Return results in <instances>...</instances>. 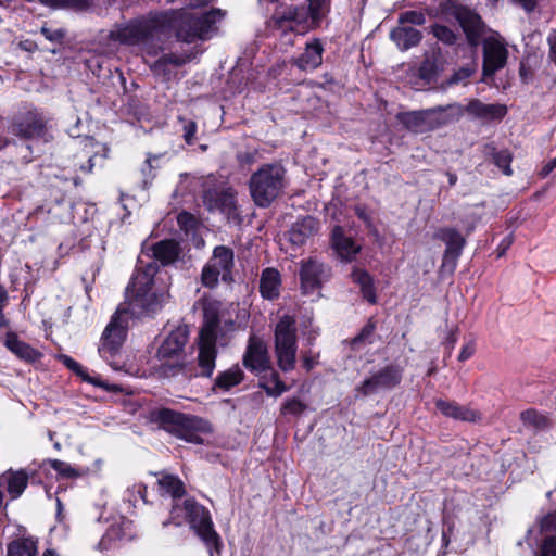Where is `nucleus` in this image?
<instances>
[{
    "label": "nucleus",
    "mask_w": 556,
    "mask_h": 556,
    "mask_svg": "<svg viewBox=\"0 0 556 556\" xmlns=\"http://www.w3.org/2000/svg\"><path fill=\"white\" fill-rule=\"evenodd\" d=\"M204 205L208 211H218L224 214L227 219H237L239 217L235 195L231 190L210 189L203 194Z\"/></svg>",
    "instance_id": "2eb2a0df"
},
{
    "label": "nucleus",
    "mask_w": 556,
    "mask_h": 556,
    "mask_svg": "<svg viewBox=\"0 0 556 556\" xmlns=\"http://www.w3.org/2000/svg\"><path fill=\"white\" fill-rule=\"evenodd\" d=\"M295 11L293 9H288L286 12H275L269 21V26L273 29H281L286 30L291 28V23L295 18Z\"/></svg>",
    "instance_id": "4c0bfd02"
},
{
    "label": "nucleus",
    "mask_w": 556,
    "mask_h": 556,
    "mask_svg": "<svg viewBox=\"0 0 556 556\" xmlns=\"http://www.w3.org/2000/svg\"><path fill=\"white\" fill-rule=\"evenodd\" d=\"M324 48L318 39L307 42L304 52L295 60V65L303 71L316 70L323 62Z\"/></svg>",
    "instance_id": "393cba45"
},
{
    "label": "nucleus",
    "mask_w": 556,
    "mask_h": 556,
    "mask_svg": "<svg viewBox=\"0 0 556 556\" xmlns=\"http://www.w3.org/2000/svg\"><path fill=\"white\" fill-rule=\"evenodd\" d=\"M435 407L442 415L455 420L475 422L481 418L479 412L469 406L460 405L454 401L438 400L435 402Z\"/></svg>",
    "instance_id": "6ab92c4d"
},
{
    "label": "nucleus",
    "mask_w": 556,
    "mask_h": 556,
    "mask_svg": "<svg viewBox=\"0 0 556 556\" xmlns=\"http://www.w3.org/2000/svg\"><path fill=\"white\" fill-rule=\"evenodd\" d=\"M8 301L7 291L0 287V309H3Z\"/></svg>",
    "instance_id": "338daca9"
},
{
    "label": "nucleus",
    "mask_w": 556,
    "mask_h": 556,
    "mask_svg": "<svg viewBox=\"0 0 556 556\" xmlns=\"http://www.w3.org/2000/svg\"><path fill=\"white\" fill-rule=\"evenodd\" d=\"M493 160L495 165L501 168L505 175L510 176L513 174V169L510 167L513 157L508 150L494 152Z\"/></svg>",
    "instance_id": "ea45409f"
},
{
    "label": "nucleus",
    "mask_w": 556,
    "mask_h": 556,
    "mask_svg": "<svg viewBox=\"0 0 556 556\" xmlns=\"http://www.w3.org/2000/svg\"><path fill=\"white\" fill-rule=\"evenodd\" d=\"M433 238L441 240L446 244L443 255V264L451 265L454 268L466 243L464 237L456 229L444 227L438 229L434 232Z\"/></svg>",
    "instance_id": "dca6fc26"
},
{
    "label": "nucleus",
    "mask_w": 556,
    "mask_h": 556,
    "mask_svg": "<svg viewBox=\"0 0 556 556\" xmlns=\"http://www.w3.org/2000/svg\"><path fill=\"white\" fill-rule=\"evenodd\" d=\"M542 531L556 530V514H548L541 520Z\"/></svg>",
    "instance_id": "603ef678"
},
{
    "label": "nucleus",
    "mask_w": 556,
    "mask_h": 556,
    "mask_svg": "<svg viewBox=\"0 0 556 556\" xmlns=\"http://www.w3.org/2000/svg\"><path fill=\"white\" fill-rule=\"evenodd\" d=\"M166 63H170V64H174V65H180L182 62L180 61L179 58L177 56H174V55H169V54H166L164 56H162L156 63H155V67L161 65V64H166Z\"/></svg>",
    "instance_id": "13d9d810"
},
{
    "label": "nucleus",
    "mask_w": 556,
    "mask_h": 556,
    "mask_svg": "<svg viewBox=\"0 0 556 556\" xmlns=\"http://www.w3.org/2000/svg\"><path fill=\"white\" fill-rule=\"evenodd\" d=\"M353 282L359 286L363 298L371 304L377 302L372 277L363 269L355 268L351 274Z\"/></svg>",
    "instance_id": "72a5a7b5"
},
{
    "label": "nucleus",
    "mask_w": 556,
    "mask_h": 556,
    "mask_svg": "<svg viewBox=\"0 0 556 556\" xmlns=\"http://www.w3.org/2000/svg\"><path fill=\"white\" fill-rule=\"evenodd\" d=\"M179 244L174 240H162L153 247V256L162 265L174 263L179 257Z\"/></svg>",
    "instance_id": "473e14b6"
},
{
    "label": "nucleus",
    "mask_w": 556,
    "mask_h": 556,
    "mask_svg": "<svg viewBox=\"0 0 556 556\" xmlns=\"http://www.w3.org/2000/svg\"><path fill=\"white\" fill-rule=\"evenodd\" d=\"M556 168V156L547 161L539 172L541 178L547 177Z\"/></svg>",
    "instance_id": "6e6d98bb"
},
{
    "label": "nucleus",
    "mask_w": 556,
    "mask_h": 556,
    "mask_svg": "<svg viewBox=\"0 0 556 556\" xmlns=\"http://www.w3.org/2000/svg\"><path fill=\"white\" fill-rule=\"evenodd\" d=\"M159 491L162 495H168L174 498L181 497L185 493L182 481L173 475H163L159 481Z\"/></svg>",
    "instance_id": "f704fd0d"
},
{
    "label": "nucleus",
    "mask_w": 556,
    "mask_h": 556,
    "mask_svg": "<svg viewBox=\"0 0 556 556\" xmlns=\"http://www.w3.org/2000/svg\"><path fill=\"white\" fill-rule=\"evenodd\" d=\"M260 376L258 386L268 396L278 397L288 390L286 383L280 379L279 374L273 369L262 372Z\"/></svg>",
    "instance_id": "c756f323"
},
{
    "label": "nucleus",
    "mask_w": 556,
    "mask_h": 556,
    "mask_svg": "<svg viewBox=\"0 0 556 556\" xmlns=\"http://www.w3.org/2000/svg\"><path fill=\"white\" fill-rule=\"evenodd\" d=\"M475 351H476L475 342L473 341H468L467 343H465L462 346V350H460L459 355H458V361L459 362H465V361L469 359L475 354Z\"/></svg>",
    "instance_id": "8fccbe9b"
},
{
    "label": "nucleus",
    "mask_w": 556,
    "mask_h": 556,
    "mask_svg": "<svg viewBox=\"0 0 556 556\" xmlns=\"http://www.w3.org/2000/svg\"><path fill=\"white\" fill-rule=\"evenodd\" d=\"M8 556H37V544L31 539L13 541L8 546Z\"/></svg>",
    "instance_id": "e433bc0d"
},
{
    "label": "nucleus",
    "mask_w": 556,
    "mask_h": 556,
    "mask_svg": "<svg viewBox=\"0 0 556 556\" xmlns=\"http://www.w3.org/2000/svg\"><path fill=\"white\" fill-rule=\"evenodd\" d=\"M303 367L309 371L311 369H313L316 365H317V355H313V354H305L303 355Z\"/></svg>",
    "instance_id": "4d7b16f0"
},
{
    "label": "nucleus",
    "mask_w": 556,
    "mask_h": 556,
    "mask_svg": "<svg viewBox=\"0 0 556 556\" xmlns=\"http://www.w3.org/2000/svg\"><path fill=\"white\" fill-rule=\"evenodd\" d=\"M372 331H374V327L371 325H367L366 327H364V329L362 330L359 336H357L354 339V344H357V343L362 342L363 340H365L367 337L371 336Z\"/></svg>",
    "instance_id": "052dcab7"
},
{
    "label": "nucleus",
    "mask_w": 556,
    "mask_h": 556,
    "mask_svg": "<svg viewBox=\"0 0 556 556\" xmlns=\"http://www.w3.org/2000/svg\"><path fill=\"white\" fill-rule=\"evenodd\" d=\"M547 41L549 45V59L556 64V29L548 35Z\"/></svg>",
    "instance_id": "864d4df0"
},
{
    "label": "nucleus",
    "mask_w": 556,
    "mask_h": 556,
    "mask_svg": "<svg viewBox=\"0 0 556 556\" xmlns=\"http://www.w3.org/2000/svg\"><path fill=\"white\" fill-rule=\"evenodd\" d=\"M280 273L271 267L265 268L260 279L261 295L266 300H275L280 295Z\"/></svg>",
    "instance_id": "a878e982"
},
{
    "label": "nucleus",
    "mask_w": 556,
    "mask_h": 556,
    "mask_svg": "<svg viewBox=\"0 0 556 556\" xmlns=\"http://www.w3.org/2000/svg\"><path fill=\"white\" fill-rule=\"evenodd\" d=\"M5 346L22 359L27 362H36L40 358L41 354L29 344L18 340L14 333H9L5 339Z\"/></svg>",
    "instance_id": "2f4dec72"
},
{
    "label": "nucleus",
    "mask_w": 556,
    "mask_h": 556,
    "mask_svg": "<svg viewBox=\"0 0 556 556\" xmlns=\"http://www.w3.org/2000/svg\"><path fill=\"white\" fill-rule=\"evenodd\" d=\"M47 4L59 7V5H74L84 7L88 3V0H45Z\"/></svg>",
    "instance_id": "3c124183"
},
{
    "label": "nucleus",
    "mask_w": 556,
    "mask_h": 556,
    "mask_svg": "<svg viewBox=\"0 0 556 556\" xmlns=\"http://www.w3.org/2000/svg\"><path fill=\"white\" fill-rule=\"evenodd\" d=\"M457 341V337H456V333L452 332L447 338H446V345L448 346L450 349V352L453 350L455 343Z\"/></svg>",
    "instance_id": "e2e57ef3"
},
{
    "label": "nucleus",
    "mask_w": 556,
    "mask_h": 556,
    "mask_svg": "<svg viewBox=\"0 0 556 556\" xmlns=\"http://www.w3.org/2000/svg\"><path fill=\"white\" fill-rule=\"evenodd\" d=\"M355 214L359 219H362L366 224L367 227H371V216L365 207L356 206Z\"/></svg>",
    "instance_id": "5fc2aeb1"
},
{
    "label": "nucleus",
    "mask_w": 556,
    "mask_h": 556,
    "mask_svg": "<svg viewBox=\"0 0 556 556\" xmlns=\"http://www.w3.org/2000/svg\"><path fill=\"white\" fill-rule=\"evenodd\" d=\"M428 110L433 130L459 121L464 114V106L458 103H452L445 106H437Z\"/></svg>",
    "instance_id": "b1692460"
},
{
    "label": "nucleus",
    "mask_w": 556,
    "mask_h": 556,
    "mask_svg": "<svg viewBox=\"0 0 556 556\" xmlns=\"http://www.w3.org/2000/svg\"><path fill=\"white\" fill-rule=\"evenodd\" d=\"M400 23H408L412 25H422L426 22L425 15L417 11H406L400 15Z\"/></svg>",
    "instance_id": "c03bdc74"
},
{
    "label": "nucleus",
    "mask_w": 556,
    "mask_h": 556,
    "mask_svg": "<svg viewBox=\"0 0 556 556\" xmlns=\"http://www.w3.org/2000/svg\"><path fill=\"white\" fill-rule=\"evenodd\" d=\"M399 122L409 131L424 134L432 131L429 110L402 112L396 115Z\"/></svg>",
    "instance_id": "aec40b11"
},
{
    "label": "nucleus",
    "mask_w": 556,
    "mask_h": 556,
    "mask_svg": "<svg viewBox=\"0 0 556 556\" xmlns=\"http://www.w3.org/2000/svg\"><path fill=\"white\" fill-rule=\"evenodd\" d=\"M319 231V223L312 216H305L296 220L288 232L292 245L301 247Z\"/></svg>",
    "instance_id": "a211bd4d"
},
{
    "label": "nucleus",
    "mask_w": 556,
    "mask_h": 556,
    "mask_svg": "<svg viewBox=\"0 0 556 556\" xmlns=\"http://www.w3.org/2000/svg\"><path fill=\"white\" fill-rule=\"evenodd\" d=\"M285 168L279 164L263 165L250 178V192L257 206H268L285 186Z\"/></svg>",
    "instance_id": "20e7f679"
},
{
    "label": "nucleus",
    "mask_w": 556,
    "mask_h": 556,
    "mask_svg": "<svg viewBox=\"0 0 556 556\" xmlns=\"http://www.w3.org/2000/svg\"><path fill=\"white\" fill-rule=\"evenodd\" d=\"M216 330L217 323L212 320L202 327L199 334L198 366L201 370L200 375L203 377H211L215 369L217 356Z\"/></svg>",
    "instance_id": "9d476101"
},
{
    "label": "nucleus",
    "mask_w": 556,
    "mask_h": 556,
    "mask_svg": "<svg viewBox=\"0 0 556 556\" xmlns=\"http://www.w3.org/2000/svg\"><path fill=\"white\" fill-rule=\"evenodd\" d=\"M156 420L164 430L177 438L194 444L202 443L199 431L204 430L203 419L163 408L157 412Z\"/></svg>",
    "instance_id": "39448f33"
},
{
    "label": "nucleus",
    "mask_w": 556,
    "mask_h": 556,
    "mask_svg": "<svg viewBox=\"0 0 556 556\" xmlns=\"http://www.w3.org/2000/svg\"><path fill=\"white\" fill-rule=\"evenodd\" d=\"M296 350L295 319L290 315H283L275 327V353L282 371L288 372L294 368Z\"/></svg>",
    "instance_id": "423d86ee"
},
{
    "label": "nucleus",
    "mask_w": 556,
    "mask_h": 556,
    "mask_svg": "<svg viewBox=\"0 0 556 556\" xmlns=\"http://www.w3.org/2000/svg\"><path fill=\"white\" fill-rule=\"evenodd\" d=\"M464 112L468 113L473 118L491 122L502 119L507 113V108L498 103L488 104L478 99H471L464 108Z\"/></svg>",
    "instance_id": "f3484780"
},
{
    "label": "nucleus",
    "mask_w": 556,
    "mask_h": 556,
    "mask_svg": "<svg viewBox=\"0 0 556 556\" xmlns=\"http://www.w3.org/2000/svg\"><path fill=\"white\" fill-rule=\"evenodd\" d=\"M184 521L190 523L195 533L201 538L208 548L210 555L220 552V538L213 528L208 511L193 500H186L182 505H175L170 511V520L163 522L166 527L169 523L180 526Z\"/></svg>",
    "instance_id": "7ed1b4c3"
},
{
    "label": "nucleus",
    "mask_w": 556,
    "mask_h": 556,
    "mask_svg": "<svg viewBox=\"0 0 556 556\" xmlns=\"http://www.w3.org/2000/svg\"><path fill=\"white\" fill-rule=\"evenodd\" d=\"M242 362L244 367L255 375L270 369L271 364L266 342L255 334L250 336Z\"/></svg>",
    "instance_id": "f8f14e48"
},
{
    "label": "nucleus",
    "mask_w": 556,
    "mask_h": 556,
    "mask_svg": "<svg viewBox=\"0 0 556 556\" xmlns=\"http://www.w3.org/2000/svg\"><path fill=\"white\" fill-rule=\"evenodd\" d=\"M41 34L51 42H60L65 36V31L61 28L50 29L48 27H42Z\"/></svg>",
    "instance_id": "de8ad7c7"
},
{
    "label": "nucleus",
    "mask_w": 556,
    "mask_h": 556,
    "mask_svg": "<svg viewBox=\"0 0 556 556\" xmlns=\"http://www.w3.org/2000/svg\"><path fill=\"white\" fill-rule=\"evenodd\" d=\"M508 51L505 43L491 36L483 41V75L492 76L506 64Z\"/></svg>",
    "instance_id": "4468645a"
},
{
    "label": "nucleus",
    "mask_w": 556,
    "mask_h": 556,
    "mask_svg": "<svg viewBox=\"0 0 556 556\" xmlns=\"http://www.w3.org/2000/svg\"><path fill=\"white\" fill-rule=\"evenodd\" d=\"M403 377V368L400 365L389 364L371 372L356 388V396H370L382 391H389L397 387Z\"/></svg>",
    "instance_id": "6e6552de"
},
{
    "label": "nucleus",
    "mask_w": 556,
    "mask_h": 556,
    "mask_svg": "<svg viewBox=\"0 0 556 556\" xmlns=\"http://www.w3.org/2000/svg\"><path fill=\"white\" fill-rule=\"evenodd\" d=\"M306 408V405L298 397L287 399L281 407L285 415H300Z\"/></svg>",
    "instance_id": "79ce46f5"
},
{
    "label": "nucleus",
    "mask_w": 556,
    "mask_h": 556,
    "mask_svg": "<svg viewBox=\"0 0 556 556\" xmlns=\"http://www.w3.org/2000/svg\"><path fill=\"white\" fill-rule=\"evenodd\" d=\"M475 72V67L472 66H463L460 68H458L457 71H455L452 76L442 84V87L443 88H448V87H452L454 85H459V84H466L467 79L473 74Z\"/></svg>",
    "instance_id": "58836bf2"
},
{
    "label": "nucleus",
    "mask_w": 556,
    "mask_h": 556,
    "mask_svg": "<svg viewBox=\"0 0 556 556\" xmlns=\"http://www.w3.org/2000/svg\"><path fill=\"white\" fill-rule=\"evenodd\" d=\"M457 20L470 40L478 38L482 30L480 16L467 8H460L456 12Z\"/></svg>",
    "instance_id": "c85d7f7f"
},
{
    "label": "nucleus",
    "mask_w": 556,
    "mask_h": 556,
    "mask_svg": "<svg viewBox=\"0 0 556 556\" xmlns=\"http://www.w3.org/2000/svg\"><path fill=\"white\" fill-rule=\"evenodd\" d=\"M18 47L27 52H34L37 50V43L30 39L20 41Z\"/></svg>",
    "instance_id": "bf43d9fd"
},
{
    "label": "nucleus",
    "mask_w": 556,
    "mask_h": 556,
    "mask_svg": "<svg viewBox=\"0 0 556 556\" xmlns=\"http://www.w3.org/2000/svg\"><path fill=\"white\" fill-rule=\"evenodd\" d=\"M29 476L24 469L7 470L0 475V486L7 489L11 500L18 498L28 484Z\"/></svg>",
    "instance_id": "412c9836"
},
{
    "label": "nucleus",
    "mask_w": 556,
    "mask_h": 556,
    "mask_svg": "<svg viewBox=\"0 0 556 556\" xmlns=\"http://www.w3.org/2000/svg\"><path fill=\"white\" fill-rule=\"evenodd\" d=\"M50 465L62 477L76 478L79 476L78 470L66 462L52 459L50 460Z\"/></svg>",
    "instance_id": "a19ab883"
},
{
    "label": "nucleus",
    "mask_w": 556,
    "mask_h": 556,
    "mask_svg": "<svg viewBox=\"0 0 556 556\" xmlns=\"http://www.w3.org/2000/svg\"><path fill=\"white\" fill-rule=\"evenodd\" d=\"M197 132V123L194 121H185L184 124V139L188 144L193 142Z\"/></svg>",
    "instance_id": "09e8293b"
},
{
    "label": "nucleus",
    "mask_w": 556,
    "mask_h": 556,
    "mask_svg": "<svg viewBox=\"0 0 556 556\" xmlns=\"http://www.w3.org/2000/svg\"><path fill=\"white\" fill-rule=\"evenodd\" d=\"M10 131L25 140L49 141L52 138L47 119L37 111H29L18 116L10 126Z\"/></svg>",
    "instance_id": "1a4fd4ad"
},
{
    "label": "nucleus",
    "mask_w": 556,
    "mask_h": 556,
    "mask_svg": "<svg viewBox=\"0 0 556 556\" xmlns=\"http://www.w3.org/2000/svg\"><path fill=\"white\" fill-rule=\"evenodd\" d=\"M445 65L446 61L440 50L433 49L426 53L425 60L419 67V76L428 84L433 83L444 71Z\"/></svg>",
    "instance_id": "4be33fe9"
},
{
    "label": "nucleus",
    "mask_w": 556,
    "mask_h": 556,
    "mask_svg": "<svg viewBox=\"0 0 556 556\" xmlns=\"http://www.w3.org/2000/svg\"><path fill=\"white\" fill-rule=\"evenodd\" d=\"M189 338V329L187 325H179L166 336L160 348L157 349L156 356L164 364L170 362L179 363L184 348Z\"/></svg>",
    "instance_id": "9b49d317"
},
{
    "label": "nucleus",
    "mask_w": 556,
    "mask_h": 556,
    "mask_svg": "<svg viewBox=\"0 0 556 556\" xmlns=\"http://www.w3.org/2000/svg\"><path fill=\"white\" fill-rule=\"evenodd\" d=\"M513 240L510 237L505 238L501 244L500 248H502V251L498 253V256H502L505 250L511 244Z\"/></svg>",
    "instance_id": "0e129e2a"
},
{
    "label": "nucleus",
    "mask_w": 556,
    "mask_h": 556,
    "mask_svg": "<svg viewBox=\"0 0 556 556\" xmlns=\"http://www.w3.org/2000/svg\"><path fill=\"white\" fill-rule=\"evenodd\" d=\"M433 34L439 40L448 45L454 43L456 40L455 34L446 26L437 25L433 28Z\"/></svg>",
    "instance_id": "a18cd8bd"
},
{
    "label": "nucleus",
    "mask_w": 556,
    "mask_h": 556,
    "mask_svg": "<svg viewBox=\"0 0 556 556\" xmlns=\"http://www.w3.org/2000/svg\"><path fill=\"white\" fill-rule=\"evenodd\" d=\"M156 271L157 267L154 263H149L144 268L137 269L126 288L128 303L117 307L102 333L99 354L115 370L122 368L114 358L118 355L125 341L129 315L136 314V308L146 313H154L164 301L165 292H159L154 288Z\"/></svg>",
    "instance_id": "f03ea898"
},
{
    "label": "nucleus",
    "mask_w": 556,
    "mask_h": 556,
    "mask_svg": "<svg viewBox=\"0 0 556 556\" xmlns=\"http://www.w3.org/2000/svg\"><path fill=\"white\" fill-rule=\"evenodd\" d=\"M391 40L401 50H408L416 47L422 36L421 33L410 26H399L390 33Z\"/></svg>",
    "instance_id": "cd10ccee"
},
{
    "label": "nucleus",
    "mask_w": 556,
    "mask_h": 556,
    "mask_svg": "<svg viewBox=\"0 0 556 556\" xmlns=\"http://www.w3.org/2000/svg\"><path fill=\"white\" fill-rule=\"evenodd\" d=\"M235 265L232 249L218 245L213 250L211 258L202 270V283L207 288H214L219 280L230 281L231 273Z\"/></svg>",
    "instance_id": "0eeeda50"
},
{
    "label": "nucleus",
    "mask_w": 556,
    "mask_h": 556,
    "mask_svg": "<svg viewBox=\"0 0 556 556\" xmlns=\"http://www.w3.org/2000/svg\"><path fill=\"white\" fill-rule=\"evenodd\" d=\"M244 372L239 365H233L230 368L220 371L214 381L213 390L229 391L231 388L242 382Z\"/></svg>",
    "instance_id": "7c9ffc66"
},
{
    "label": "nucleus",
    "mask_w": 556,
    "mask_h": 556,
    "mask_svg": "<svg viewBox=\"0 0 556 556\" xmlns=\"http://www.w3.org/2000/svg\"><path fill=\"white\" fill-rule=\"evenodd\" d=\"M59 359L62 362L64 366L74 371L76 375L80 376L85 381H88L93 386L102 387L105 390L110 389L109 386L106 383L101 382L99 378L90 377L86 372L85 368L71 356L63 354L59 356Z\"/></svg>",
    "instance_id": "c9c22d12"
},
{
    "label": "nucleus",
    "mask_w": 556,
    "mask_h": 556,
    "mask_svg": "<svg viewBox=\"0 0 556 556\" xmlns=\"http://www.w3.org/2000/svg\"><path fill=\"white\" fill-rule=\"evenodd\" d=\"M520 421L526 429L534 433L546 431L553 426L551 418L546 414L534 408L521 412Z\"/></svg>",
    "instance_id": "bb28decb"
},
{
    "label": "nucleus",
    "mask_w": 556,
    "mask_h": 556,
    "mask_svg": "<svg viewBox=\"0 0 556 556\" xmlns=\"http://www.w3.org/2000/svg\"><path fill=\"white\" fill-rule=\"evenodd\" d=\"M325 276V266L316 258L301 262L300 282L304 295L318 296Z\"/></svg>",
    "instance_id": "ddd939ff"
},
{
    "label": "nucleus",
    "mask_w": 556,
    "mask_h": 556,
    "mask_svg": "<svg viewBox=\"0 0 556 556\" xmlns=\"http://www.w3.org/2000/svg\"><path fill=\"white\" fill-rule=\"evenodd\" d=\"M189 218H191V216L188 213H180L178 215V223L182 224V223H185Z\"/></svg>",
    "instance_id": "774afa93"
},
{
    "label": "nucleus",
    "mask_w": 556,
    "mask_h": 556,
    "mask_svg": "<svg viewBox=\"0 0 556 556\" xmlns=\"http://www.w3.org/2000/svg\"><path fill=\"white\" fill-rule=\"evenodd\" d=\"M93 157L92 156H88V161H87V165H80V170H83L84 173H90L92 170V167H93Z\"/></svg>",
    "instance_id": "69168bd1"
},
{
    "label": "nucleus",
    "mask_w": 556,
    "mask_h": 556,
    "mask_svg": "<svg viewBox=\"0 0 556 556\" xmlns=\"http://www.w3.org/2000/svg\"><path fill=\"white\" fill-rule=\"evenodd\" d=\"M127 492L129 494L128 501L136 503L137 502V496H138L139 498H141L146 503L147 488L143 484H141V483L134 484L131 488H129L127 490Z\"/></svg>",
    "instance_id": "49530a36"
},
{
    "label": "nucleus",
    "mask_w": 556,
    "mask_h": 556,
    "mask_svg": "<svg viewBox=\"0 0 556 556\" xmlns=\"http://www.w3.org/2000/svg\"><path fill=\"white\" fill-rule=\"evenodd\" d=\"M308 9L313 21L321 18L328 8V0H308Z\"/></svg>",
    "instance_id": "37998d69"
},
{
    "label": "nucleus",
    "mask_w": 556,
    "mask_h": 556,
    "mask_svg": "<svg viewBox=\"0 0 556 556\" xmlns=\"http://www.w3.org/2000/svg\"><path fill=\"white\" fill-rule=\"evenodd\" d=\"M332 247L338 256L345 262L353 261L361 251V245L352 238L344 236L340 226H336L332 230Z\"/></svg>",
    "instance_id": "5701e85b"
},
{
    "label": "nucleus",
    "mask_w": 556,
    "mask_h": 556,
    "mask_svg": "<svg viewBox=\"0 0 556 556\" xmlns=\"http://www.w3.org/2000/svg\"><path fill=\"white\" fill-rule=\"evenodd\" d=\"M224 13L219 9L207 12L186 8L179 11L150 13L119 23H115L105 38L113 45L136 47L140 51L155 55L161 49V35L175 30L178 39L193 42L206 40L216 31V24Z\"/></svg>",
    "instance_id": "f257e3e1"
},
{
    "label": "nucleus",
    "mask_w": 556,
    "mask_h": 556,
    "mask_svg": "<svg viewBox=\"0 0 556 556\" xmlns=\"http://www.w3.org/2000/svg\"><path fill=\"white\" fill-rule=\"evenodd\" d=\"M515 3L522 7L527 12H531L534 10L538 0H513Z\"/></svg>",
    "instance_id": "680f3d73"
}]
</instances>
